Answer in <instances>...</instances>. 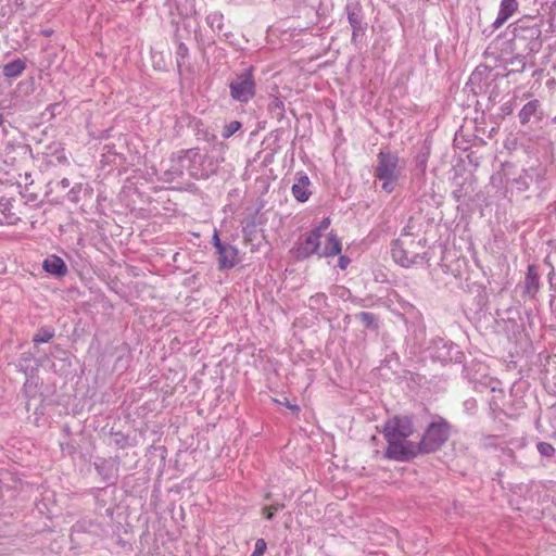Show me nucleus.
<instances>
[{
	"instance_id": "obj_1",
	"label": "nucleus",
	"mask_w": 556,
	"mask_h": 556,
	"mask_svg": "<svg viewBox=\"0 0 556 556\" xmlns=\"http://www.w3.org/2000/svg\"><path fill=\"white\" fill-rule=\"evenodd\" d=\"M425 242L409 235H403L392 245L393 260L403 267L422 264L426 260Z\"/></svg>"
},
{
	"instance_id": "obj_2",
	"label": "nucleus",
	"mask_w": 556,
	"mask_h": 556,
	"mask_svg": "<svg viewBox=\"0 0 556 556\" xmlns=\"http://www.w3.org/2000/svg\"><path fill=\"white\" fill-rule=\"evenodd\" d=\"M402 168L396 154L389 151H381L378 154L375 177L382 181L383 191L391 193L395 189Z\"/></svg>"
},
{
	"instance_id": "obj_3",
	"label": "nucleus",
	"mask_w": 556,
	"mask_h": 556,
	"mask_svg": "<svg viewBox=\"0 0 556 556\" xmlns=\"http://www.w3.org/2000/svg\"><path fill=\"white\" fill-rule=\"evenodd\" d=\"M448 438L447 426L443 422H433L426 430L421 441L417 444L419 453H430L438 450Z\"/></svg>"
},
{
	"instance_id": "obj_4",
	"label": "nucleus",
	"mask_w": 556,
	"mask_h": 556,
	"mask_svg": "<svg viewBox=\"0 0 556 556\" xmlns=\"http://www.w3.org/2000/svg\"><path fill=\"white\" fill-rule=\"evenodd\" d=\"M230 94L235 101L247 103L255 94V81L250 72H244L230 83Z\"/></svg>"
},
{
	"instance_id": "obj_5",
	"label": "nucleus",
	"mask_w": 556,
	"mask_h": 556,
	"mask_svg": "<svg viewBox=\"0 0 556 556\" xmlns=\"http://www.w3.org/2000/svg\"><path fill=\"white\" fill-rule=\"evenodd\" d=\"M388 441V448L386 456L394 460H408L419 453L417 444L406 441L404 439H396L394 437L384 435Z\"/></svg>"
},
{
	"instance_id": "obj_6",
	"label": "nucleus",
	"mask_w": 556,
	"mask_h": 556,
	"mask_svg": "<svg viewBox=\"0 0 556 556\" xmlns=\"http://www.w3.org/2000/svg\"><path fill=\"white\" fill-rule=\"evenodd\" d=\"M179 156V166L182 167V173H187L192 178H204L206 173L201 168L203 155L198 150H188L182 152Z\"/></svg>"
},
{
	"instance_id": "obj_7",
	"label": "nucleus",
	"mask_w": 556,
	"mask_h": 556,
	"mask_svg": "<svg viewBox=\"0 0 556 556\" xmlns=\"http://www.w3.org/2000/svg\"><path fill=\"white\" fill-rule=\"evenodd\" d=\"M383 432L384 435L406 440L413 433L412 421L407 417H394L387 421Z\"/></svg>"
},
{
	"instance_id": "obj_8",
	"label": "nucleus",
	"mask_w": 556,
	"mask_h": 556,
	"mask_svg": "<svg viewBox=\"0 0 556 556\" xmlns=\"http://www.w3.org/2000/svg\"><path fill=\"white\" fill-rule=\"evenodd\" d=\"M320 233L312 230L306 235L298 244L296 254L298 257H307L312 254H318L320 256Z\"/></svg>"
},
{
	"instance_id": "obj_9",
	"label": "nucleus",
	"mask_w": 556,
	"mask_h": 556,
	"mask_svg": "<svg viewBox=\"0 0 556 556\" xmlns=\"http://www.w3.org/2000/svg\"><path fill=\"white\" fill-rule=\"evenodd\" d=\"M218 268L220 270L233 268L238 263V249L231 244H226L216 251Z\"/></svg>"
},
{
	"instance_id": "obj_10",
	"label": "nucleus",
	"mask_w": 556,
	"mask_h": 556,
	"mask_svg": "<svg viewBox=\"0 0 556 556\" xmlns=\"http://www.w3.org/2000/svg\"><path fill=\"white\" fill-rule=\"evenodd\" d=\"M311 180L305 173H298L295 182L292 186V194L299 202H306L312 192L309 190Z\"/></svg>"
},
{
	"instance_id": "obj_11",
	"label": "nucleus",
	"mask_w": 556,
	"mask_h": 556,
	"mask_svg": "<svg viewBox=\"0 0 556 556\" xmlns=\"http://www.w3.org/2000/svg\"><path fill=\"white\" fill-rule=\"evenodd\" d=\"M519 8L518 0H501L497 17L493 23L494 28L503 26Z\"/></svg>"
},
{
	"instance_id": "obj_12",
	"label": "nucleus",
	"mask_w": 556,
	"mask_h": 556,
	"mask_svg": "<svg viewBox=\"0 0 556 556\" xmlns=\"http://www.w3.org/2000/svg\"><path fill=\"white\" fill-rule=\"evenodd\" d=\"M13 199L0 198V224L16 225L20 220L18 215L13 211Z\"/></svg>"
},
{
	"instance_id": "obj_13",
	"label": "nucleus",
	"mask_w": 556,
	"mask_h": 556,
	"mask_svg": "<svg viewBox=\"0 0 556 556\" xmlns=\"http://www.w3.org/2000/svg\"><path fill=\"white\" fill-rule=\"evenodd\" d=\"M341 241L332 231L320 239V256H334L341 253Z\"/></svg>"
},
{
	"instance_id": "obj_14",
	"label": "nucleus",
	"mask_w": 556,
	"mask_h": 556,
	"mask_svg": "<svg viewBox=\"0 0 556 556\" xmlns=\"http://www.w3.org/2000/svg\"><path fill=\"white\" fill-rule=\"evenodd\" d=\"M43 269L47 273L58 277H63L67 273V267L64 261L56 255H50L45 260Z\"/></svg>"
},
{
	"instance_id": "obj_15",
	"label": "nucleus",
	"mask_w": 556,
	"mask_h": 556,
	"mask_svg": "<svg viewBox=\"0 0 556 556\" xmlns=\"http://www.w3.org/2000/svg\"><path fill=\"white\" fill-rule=\"evenodd\" d=\"M178 164H179V156L178 155L177 156H173L169 160L168 166L163 172L162 179L164 181L173 182V181L177 180L178 178H180L184 175L182 167H180Z\"/></svg>"
},
{
	"instance_id": "obj_16",
	"label": "nucleus",
	"mask_w": 556,
	"mask_h": 556,
	"mask_svg": "<svg viewBox=\"0 0 556 556\" xmlns=\"http://www.w3.org/2000/svg\"><path fill=\"white\" fill-rule=\"evenodd\" d=\"M540 289V277L534 266L528 267V273L525 282V292L530 296H534Z\"/></svg>"
},
{
	"instance_id": "obj_17",
	"label": "nucleus",
	"mask_w": 556,
	"mask_h": 556,
	"mask_svg": "<svg viewBox=\"0 0 556 556\" xmlns=\"http://www.w3.org/2000/svg\"><path fill=\"white\" fill-rule=\"evenodd\" d=\"M25 62L21 59L7 63L3 66V75L8 78L18 77L25 70Z\"/></svg>"
},
{
	"instance_id": "obj_18",
	"label": "nucleus",
	"mask_w": 556,
	"mask_h": 556,
	"mask_svg": "<svg viewBox=\"0 0 556 556\" xmlns=\"http://www.w3.org/2000/svg\"><path fill=\"white\" fill-rule=\"evenodd\" d=\"M539 101L532 100L526 103L519 112V119L521 124H527L530 122L531 117L535 114L539 109Z\"/></svg>"
},
{
	"instance_id": "obj_19",
	"label": "nucleus",
	"mask_w": 556,
	"mask_h": 556,
	"mask_svg": "<svg viewBox=\"0 0 556 556\" xmlns=\"http://www.w3.org/2000/svg\"><path fill=\"white\" fill-rule=\"evenodd\" d=\"M532 180L531 175L528 170H522L518 178L513 179V185L517 189V191L522 192L529 188V185Z\"/></svg>"
},
{
	"instance_id": "obj_20",
	"label": "nucleus",
	"mask_w": 556,
	"mask_h": 556,
	"mask_svg": "<svg viewBox=\"0 0 556 556\" xmlns=\"http://www.w3.org/2000/svg\"><path fill=\"white\" fill-rule=\"evenodd\" d=\"M54 337V330L50 327H43L38 330V332L34 336L35 343H46L49 342Z\"/></svg>"
},
{
	"instance_id": "obj_21",
	"label": "nucleus",
	"mask_w": 556,
	"mask_h": 556,
	"mask_svg": "<svg viewBox=\"0 0 556 556\" xmlns=\"http://www.w3.org/2000/svg\"><path fill=\"white\" fill-rule=\"evenodd\" d=\"M348 20L351 26L353 27V37L356 36L357 31L361 29L362 18L357 12H349Z\"/></svg>"
},
{
	"instance_id": "obj_22",
	"label": "nucleus",
	"mask_w": 556,
	"mask_h": 556,
	"mask_svg": "<svg viewBox=\"0 0 556 556\" xmlns=\"http://www.w3.org/2000/svg\"><path fill=\"white\" fill-rule=\"evenodd\" d=\"M538 451L540 452L541 455L546 456V457H551L555 454L554 446L546 442H540L538 444Z\"/></svg>"
},
{
	"instance_id": "obj_23",
	"label": "nucleus",
	"mask_w": 556,
	"mask_h": 556,
	"mask_svg": "<svg viewBox=\"0 0 556 556\" xmlns=\"http://www.w3.org/2000/svg\"><path fill=\"white\" fill-rule=\"evenodd\" d=\"M241 127V124L239 122H231L229 123L225 129H224V132H223V137L224 138H229L230 136H232L237 130H239Z\"/></svg>"
},
{
	"instance_id": "obj_24",
	"label": "nucleus",
	"mask_w": 556,
	"mask_h": 556,
	"mask_svg": "<svg viewBox=\"0 0 556 556\" xmlns=\"http://www.w3.org/2000/svg\"><path fill=\"white\" fill-rule=\"evenodd\" d=\"M266 547V542L263 539L256 540L254 551L251 556H263Z\"/></svg>"
},
{
	"instance_id": "obj_25",
	"label": "nucleus",
	"mask_w": 556,
	"mask_h": 556,
	"mask_svg": "<svg viewBox=\"0 0 556 556\" xmlns=\"http://www.w3.org/2000/svg\"><path fill=\"white\" fill-rule=\"evenodd\" d=\"M358 317L367 327L375 324V316L371 313L362 312Z\"/></svg>"
},
{
	"instance_id": "obj_26",
	"label": "nucleus",
	"mask_w": 556,
	"mask_h": 556,
	"mask_svg": "<svg viewBox=\"0 0 556 556\" xmlns=\"http://www.w3.org/2000/svg\"><path fill=\"white\" fill-rule=\"evenodd\" d=\"M330 226V218L325 217L317 227H315L313 230L318 231L320 233V237H323V233L329 228Z\"/></svg>"
},
{
	"instance_id": "obj_27",
	"label": "nucleus",
	"mask_w": 556,
	"mask_h": 556,
	"mask_svg": "<svg viewBox=\"0 0 556 556\" xmlns=\"http://www.w3.org/2000/svg\"><path fill=\"white\" fill-rule=\"evenodd\" d=\"M212 243H213V247L216 249V251L227 244V243H223L220 241L219 235H218L217 230H215L214 233H213Z\"/></svg>"
},
{
	"instance_id": "obj_28",
	"label": "nucleus",
	"mask_w": 556,
	"mask_h": 556,
	"mask_svg": "<svg viewBox=\"0 0 556 556\" xmlns=\"http://www.w3.org/2000/svg\"><path fill=\"white\" fill-rule=\"evenodd\" d=\"M350 264V258L346 257V256H340L339 257V262H338V266L341 268V269H345Z\"/></svg>"
},
{
	"instance_id": "obj_29",
	"label": "nucleus",
	"mask_w": 556,
	"mask_h": 556,
	"mask_svg": "<svg viewBox=\"0 0 556 556\" xmlns=\"http://www.w3.org/2000/svg\"><path fill=\"white\" fill-rule=\"evenodd\" d=\"M502 111H503L505 114H510V113H511V111H513V109H511V106H510V105H508V104H504V105L502 106Z\"/></svg>"
},
{
	"instance_id": "obj_30",
	"label": "nucleus",
	"mask_w": 556,
	"mask_h": 556,
	"mask_svg": "<svg viewBox=\"0 0 556 556\" xmlns=\"http://www.w3.org/2000/svg\"><path fill=\"white\" fill-rule=\"evenodd\" d=\"M265 517H266V519L271 520V519L274 518V513H273V511H270V510H267V511L265 513Z\"/></svg>"
},
{
	"instance_id": "obj_31",
	"label": "nucleus",
	"mask_w": 556,
	"mask_h": 556,
	"mask_svg": "<svg viewBox=\"0 0 556 556\" xmlns=\"http://www.w3.org/2000/svg\"><path fill=\"white\" fill-rule=\"evenodd\" d=\"M3 123V116L0 114V126L2 125Z\"/></svg>"
}]
</instances>
